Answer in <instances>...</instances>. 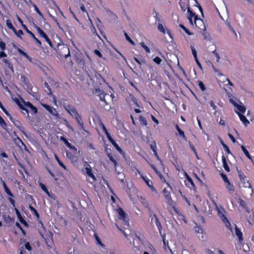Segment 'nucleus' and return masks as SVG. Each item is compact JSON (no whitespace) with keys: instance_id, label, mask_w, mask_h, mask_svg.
Listing matches in <instances>:
<instances>
[{"instance_id":"obj_1","label":"nucleus","mask_w":254,"mask_h":254,"mask_svg":"<svg viewBox=\"0 0 254 254\" xmlns=\"http://www.w3.org/2000/svg\"><path fill=\"white\" fill-rule=\"evenodd\" d=\"M215 5L220 16L223 19L228 17V10L223 0H215Z\"/></svg>"},{"instance_id":"obj_2","label":"nucleus","mask_w":254,"mask_h":254,"mask_svg":"<svg viewBox=\"0 0 254 254\" xmlns=\"http://www.w3.org/2000/svg\"><path fill=\"white\" fill-rule=\"evenodd\" d=\"M56 51L60 55L64 56L65 59H67L70 56L69 49L66 44L63 43L58 44Z\"/></svg>"},{"instance_id":"obj_3","label":"nucleus","mask_w":254,"mask_h":254,"mask_svg":"<svg viewBox=\"0 0 254 254\" xmlns=\"http://www.w3.org/2000/svg\"><path fill=\"white\" fill-rule=\"evenodd\" d=\"M16 104L19 107V108L25 111H28L26 108H29L31 110V111H37V108L34 107L29 102H26L24 101L22 98L20 100L17 99L16 100Z\"/></svg>"},{"instance_id":"obj_4","label":"nucleus","mask_w":254,"mask_h":254,"mask_svg":"<svg viewBox=\"0 0 254 254\" xmlns=\"http://www.w3.org/2000/svg\"><path fill=\"white\" fill-rule=\"evenodd\" d=\"M0 184H1L2 185L5 193L9 196L8 199V200L9 201L10 203L13 207H15V201L14 199H13L12 198V197H14V195L11 192L10 190L7 186L5 182L3 180V179L1 177H0Z\"/></svg>"},{"instance_id":"obj_5","label":"nucleus","mask_w":254,"mask_h":254,"mask_svg":"<svg viewBox=\"0 0 254 254\" xmlns=\"http://www.w3.org/2000/svg\"><path fill=\"white\" fill-rule=\"evenodd\" d=\"M185 176L186 180L185 181V184L187 187L190 190H193L194 192L197 191V189L195 185L194 184L192 179L185 172Z\"/></svg>"},{"instance_id":"obj_6","label":"nucleus","mask_w":254,"mask_h":254,"mask_svg":"<svg viewBox=\"0 0 254 254\" xmlns=\"http://www.w3.org/2000/svg\"><path fill=\"white\" fill-rule=\"evenodd\" d=\"M66 156L68 159L71 161L72 163H76L78 161V156L77 150L75 151H65Z\"/></svg>"},{"instance_id":"obj_7","label":"nucleus","mask_w":254,"mask_h":254,"mask_svg":"<svg viewBox=\"0 0 254 254\" xmlns=\"http://www.w3.org/2000/svg\"><path fill=\"white\" fill-rule=\"evenodd\" d=\"M145 160L146 162L149 164L150 167L154 170L155 173L159 177V178L162 181V182H165L169 188H170L171 189H172L171 186L170 185L169 183L166 181L165 179L163 176L162 174L158 170L157 168L153 164L150 163L147 159Z\"/></svg>"},{"instance_id":"obj_8","label":"nucleus","mask_w":254,"mask_h":254,"mask_svg":"<svg viewBox=\"0 0 254 254\" xmlns=\"http://www.w3.org/2000/svg\"><path fill=\"white\" fill-rule=\"evenodd\" d=\"M117 211L119 215V219L122 220L124 221V225L128 226L129 225V223L128 221L127 220L126 212L122 208L120 207L117 209Z\"/></svg>"},{"instance_id":"obj_9","label":"nucleus","mask_w":254,"mask_h":254,"mask_svg":"<svg viewBox=\"0 0 254 254\" xmlns=\"http://www.w3.org/2000/svg\"><path fill=\"white\" fill-rule=\"evenodd\" d=\"M138 173L140 175V178L145 182L146 185L150 189L151 191L155 193H157L156 189L153 186L152 182L151 180H150L148 178H147L146 177H145L143 175L140 174L139 172Z\"/></svg>"},{"instance_id":"obj_10","label":"nucleus","mask_w":254,"mask_h":254,"mask_svg":"<svg viewBox=\"0 0 254 254\" xmlns=\"http://www.w3.org/2000/svg\"><path fill=\"white\" fill-rule=\"evenodd\" d=\"M84 167V169L86 171V175L88 176L91 177L93 179V181L94 182L96 181V179L95 175L92 173L91 167L87 162H85Z\"/></svg>"},{"instance_id":"obj_11","label":"nucleus","mask_w":254,"mask_h":254,"mask_svg":"<svg viewBox=\"0 0 254 254\" xmlns=\"http://www.w3.org/2000/svg\"><path fill=\"white\" fill-rule=\"evenodd\" d=\"M194 23L199 29L203 31H205L206 30V27L203 20L201 18H198L197 15L195 16Z\"/></svg>"},{"instance_id":"obj_12","label":"nucleus","mask_w":254,"mask_h":254,"mask_svg":"<svg viewBox=\"0 0 254 254\" xmlns=\"http://www.w3.org/2000/svg\"><path fill=\"white\" fill-rule=\"evenodd\" d=\"M72 116H74L78 124L83 128L84 127V123L82 120V117L78 114V112H68Z\"/></svg>"},{"instance_id":"obj_13","label":"nucleus","mask_w":254,"mask_h":254,"mask_svg":"<svg viewBox=\"0 0 254 254\" xmlns=\"http://www.w3.org/2000/svg\"><path fill=\"white\" fill-rule=\"evenodd\" d=\"M35 28H36L37 32L40 34V35L41 37H43L46 40V41L48 43L49 45L51 47H52L53 44H52L51 41H50V40L49 39V38L48 37L47 35L38 26H36L35 27Z\"/></svg>"},{"instance_id":"obj_14","label":"nucleus","mask_w":254,"mask_h":254,"mask_svg":"<svg viewBox=\"0 0 254 254\" xmlns=\"http://www.w3.org/2000/svg\"><path fill=\"white\" fill-rule=\"evenodd\" d=\"M236 113L238 114L241 121L244 124V125H245L246 126H247L248 125L250 124L249 121L247 120L245 115V112Z\"/></svg>"},{"instance_id":"obj_15","label":"nucleus","mask_w":254,"mask_h":254,"mask_svg":"<svg viewBox=\"0 0 254 254\" xmlns=\"http://www.w3.org/2000/svg\"><path fill=\"white\" fill-rule=\"evenodd\" d=\"M163 195L165 199L167 200L168 203H171L172 201V198L170 192L166 188H164L163 190Z\"/></svg>"},{"instance_id":"obj_16","label":"nucleus","mask_w":254,"mask_h":254,"mask_svg":"<svg viewBox=\"0 0 254 254\" xmlns=\"http://www.w3.org/2000/svg\"><path fill=\"white\" fill-rule=\"evenodd\" d=\"M23 28L34 39L39 46L41 45V42L37 38H36L34 34L29 31L25 25H22Z\"/></svg>"},{"instance_id":"obj_17","label":"nucleus","mask_w":254,"mask_h":254,"mask_svg":"<svg viewBox=\"0 0 254 254\" xmlns=\"http://www.w3.org/2000/svg\"><path fill=\"white\" fill-rule=\"evenodd\" d=\"M109 141L112 144V145L115 147V148L117 149V150L120 152L122 153L123 152L121 148L119 146V145L116 142V141L114 140V139L111 136L108 138Z\"/></svg>"},{"instance_id":"obj_18","label":"nucleus","mask_w":254,"mask_h":254,"mask_svg":"<svg viewBox=\"0 0 254 254\" xmlns=\"http://www.w3.org/2000/svg\"><path fill=\"white\" fill-rule=\"evenodd\" d=\"M235 234L238 238L239 242L241 243L244 240L243 233L237 226L235 227Z\"/></svg>"},{"instance_id":"obj_19","label":"nucleus","mask_w":254,"mask_h":254,"mask_svg":"<svg viewBox=\"0 0 254 254\" xmlns=\"http://www.w3.org/2000/svg\"><path fill=\"white\" fill-rule=\"evenodd\" d=\"M230 102L237 107V109L239 111H245L246 109V107L244 106L239 105L235 101H234L232 99H230Z\"/></svg>"},{"instance_id":"obj_20","label":"nucleus","mask_w":254,"mask_h":254,"mask_svg":"<svg viewBox=\"0 0 254 254\" xmlns=\"http://www.w3.org/2000/svg\"><path fill=\"white\" fill-rule=\"evenodd\" d=\"M222 160L223 168L226 171L229 172L230 171V169L227 164L226 158L224 155L222 156Z\"/></svg>"},{"instance_id":"obj_21","label":"nucleus","mask_w":254,"mask_h":254,"mask_svg":"<svg viewBox=\"0 0 254 254\" xmlns=\"http://www.w3.org/2000/svg\"><path fill=\"white\" fill-rule=\"evenodd\" d=\"M239 205L244 209L248 213L250 212V210L247 206L246 202L243 199L239 198Z\"/></svg>"},{"instance_id":"obj_22","label":"nucleus","mask_w":254,"mask_h":254,"mask_svg":"<svg viewBox=\"0 0 254 254\" xmlns=\"http://www.w3.org/2000/svg\"><path fill=\"white\" fill-rule=\"evenodd\" d=\"M2 217L4 219V221L6 223H9L11 222H13L14 221V218L11 217L10 215L7 214H3L2 215Z\"/></svg>"},{"instance_id":"obj_23","label":"nucleus","mask_w":254,"mask_h":254,"mask_svg":"<svg viewBox=\"0 0 254 254\" xmlns=\"http://www.w3.org/2000/svg\"><path fill=\"white\" fill-rule=\"evenodd\" d=\"M226 188L230 193L234 192L235 191L234 186L230 183V181L226 183Z\"/></svg>"},{"instance_id":"obj_24","label":"nucleus","mask_w":254,"mask_h":254,"mask_svg":"<svg viewBox=\"0 0 254 254\" xmlns=\"http://www.w3.org/2000/svg\"><path fill=\"white\" fill-rule=\"evenodd\" d=\"M139 200L143 204V205L146 208H149V205L148 202L146 200L145 198L143 196H139L138 197Z\"/></svg>"},{"instance_id":"obj_25","label":"nucleus","mask_w":254,"mask_h":254,"mask_svg":"<svg viewBox=\"0 0 254 254\" xmlns=\"http://www.w3.org/2000/svg\"><path fill=\"white\" fill-rule=\"evenodd\" d=\"M153 216H154V219H155L154 222H155L156 226L157 227V228H158L159 232L161 233V229H162V226H161V223L159 221V219L156 214H154Z\"/></svg>"},{"instance_id":"obj_26","label":"nucleus","mask_w":254,"mask_h":254,"mask_svg":"<svg viewBox=\"0 0 254 254\" xmlns=\"http://www.w3.org/2000/svg\"><path fill=\"white\" fill-rule=\"evenodd\" d=\"M100 127L102 129L103 131L106 134L107 138L110 137L111 135L110 133L108 132V130L106 128L105 125L102 122L100 123L99 124Z\"/></svg>"},{"instance_id":"obj_27","label":"nucleus","mask_w":254,"mask_h":254,"mask_svg":"<svg viewBox=\"0 0 254 254\" xmlns=\"http://www.w3.org/2000/svg\"><path fill=\"white\" fill-rule=\"evenodd\" d=\"M241 149L242 150V151H243L244 153L245 154V155L247 156V157H248L250 160H251V161H252L253 159H252V156L250 155L249 151H248V150L245 148V147L244 146V145H242L241 146Z\"/></svg>"},{"instance_id":"obj_28","label":"nucleus","mask_w":254,"mask_h":254,"mask_svg":"<svg viewBox=\"0 0 254 254\" xmlns=\"http://www.w3.org/2000/svg\"><path fill=\"white\" fill-rule=\"evenodd\" d=\"M188 12L189 13V15L188 16V18L189 20L190 23L192 25V17L196 15L194 13H193L190 9V7H188Z\"/></svg>"},{"instance_id":"obj_29","label":"nucleus","mask_w":254,"mask_h":254,"mask_svg":"<svg viewBox=\"0 0 254 254\" xmlns=\"http://www.w3.org/2000/svg\"><path fill=\"white\" fill-rule=\"evenodd\" d=\"M45 91L48 94L53 96L51 89L47 83L45 82L43 86Z\"/></svg>"},{"instance_id":"obj_30","label":"nucleus","mask_w":254,"mask_h":254,"mask_svg":"<svg viewBox=\"0 0 254 254\" xmlns=\"http://www.w3.org/2000/svg\"><path fill=\"white\" fill-rule=\"evenodd\" d=\"M55 156V159L56 160V161H57V162L58 163L59 165L60 166V167H61L62 168H63V169H64L65 170H66V167L65 166V165L63 163V162H62L60 159L59 158L58 156L57 155V154H55L54 155Z\"/></svg>"},{"instance_id":"obj_31","label":"nucleus","mask_w":254,"mask_h":254,"mask_svg":"<svg viewBox=\"0 0 254 254\" xmlns=\"http://www.w3.org/2000/svg\"><path fill=\"white\" fill-rule=\"evenodd\" d=\"M39 186L40 187V188H41V189L49 196H50L51 195H50V193L48 190V189L47 188L46 186L43 184L42 183H39Z\"/></svg>"},{"instance_id":"obj_32","label":"nucleus","mask_w":254,"mask_h":254,"mask_svg":"<svg viewBox=\"0 0 254 254\" xmlns=\"http://www.w3.org/2000/svg\"><path fill=\"white\" fill-rule=\"evenodd\" d=\"M211 50H212V54L216 58V62H217V63H219V61H220V57L219 56V54L217 52H216V50L214 48H212Z\"/></svg>"},{"instance_id":"obj_33","label":"nucleus","mask_w":254,"mask_h":254,"mask_svg":"<svg viewBox=\"0 0 254 254\" xmlns=\"http://www.w3.org/2000/svg\"><path fill=\"white\" fill-rule=\"evenodd\" d=\"M189 145H190V148H191V149L192 150V151H193V152L195 154L196 157L197 159H198L199 158H198V156L196 150L195 148L194 145L192 143H191L190 141H189Z\"/></svg>"},{"instance_id":"obj_34","label":"nucleus","mask_w":254,"mask_h":254,"mask_svg":"<svg viewBox=\"0 0 254 254\" xmlns=\"http://www.w3.org/2000/svg\"><path fill=\"white\" fill-rule=\"evenodd\" d=\"M7 26L10 29L12 30L14 32H16V29L12 26L10 20L7 19L6 21Z\"/></svg>"},{"instance_id":"obj_35","label":"nucleus","mask_w":254,"mask_h":254,"mask_svg":"<svg viewBox=\"0 0 254 254\" xmlns=\"http://www.w3.org/2000/svg\"><path fill=\"white\" fill-rule=\"evenodd\" d=\"M218 215L221 219L223 221V222H225L227 220H228L226 216L223 213H222L219 210H218Z\"/></svg>"},{"instance_id":"obj_36","label":"nucleus","mask_w":254,"mask_h":254,"mask_svg":"<svg viewBox=\"0 0 254 254\" xmlns=\"http://www.w3.org/2000/svg\"><path fill=\"white\" fill-rule=\"evenodd\" d=\"M179 5L181 8V9L183 11H186V8L188 7H189L187 5V4H186L185 3L183 2H181V1H180L179 2Z\"/></svg>"},{"instance_id":"obj_37","label":"nucleus","mask_w":254,"mask_h":254,"mask_svg":"<svg viewBox=\"0 0 254 254\" xmlns=\"http://www.w3.org/2000/svg\"><path fill=\"white\" fill-rule=\"evenodd\" d=\"M18 219L19 221L23 225H24L26 226H28V224L26 222V221L24 220V219L23 218V217L21 216V215H19L17 216Z\"/></svg>"},{"instance_id":"obj_38","label":"nucleus","mask_w":254,"mask_h":254,"mask_svg":"<svg viewBox=\"0 0 254 254\" xmlns=\"http://www.w3.org/2000/svg\"><path fill=\"white\" fill-rule=\"evenodd\" d=\"M10 119L11 120V121L13 122V123L14 124V125L16 127H17L18 128H20V127H21V123L20 122H19L18 121H17V120H15V121H13L12 120V119L11 118V117H10Z\"/></svg>"},{"instance_id":"obj_39","label":"nucleus","mask_w":254,"mask_h":254,"mask_svg":"<svg viewBox=\"0 0 254 254\" xmlns=\"http://www.w3.org/2000/svg\"><path fill=\"white\" fill-rule=\"evenodd\" d=\"M196 83L198 84V86L199 87V88L201 89V90L202 91H204L205 90V89H206L202 81H197Z\"/></svg>"},{"instance_id":"obj_40","label":"nucleus","mask_w":254,"mask_h":254,"mask_svg":"<svg viewBox=\"0 0 254 254\" xmlns=\"http://www.w3.org/2000/svg\"><path fill=\"white\" fill-rule=\"evenodd\" d=\"M139 121L140 122V124H141L142 125H143L144 126H146L147 125V121H146V119H145V118H144L142 116L139 117Z\"/></svg>"},{"instance_id":"obj_41","label":"nucleus","mask_w":254,"mask_h":254,"mask_svg":"<svg viewBox=\"0 0 254 254\" xmlns=\"http://www.w3.org/2000/svg\"><path fill=\"white\" fill-rule=\"evenodd\" d=\"M0 125L1 127L3 128H5L6 127V124L4 120L3 119V118L0 116Z\"/></svg>"},{"instance_id":"obj_42","label":"nucleus","mask_w":254,"mask_h":254,"mask_svg":"<svg viewBox=\"0 0 254 254\" xmlns=\"http://www.w3.org/2000/svg\"><path fill=\"white\" fill-rule=\"evenodd\" d=\"M158 29L162 32L163 34H165L166 29L164 28L163 25L161 23H159L158 25Z\"/></svg>"},{"instance_id":"obj_43","label":"nucleus","mask_w":254,"mask_h":254,"mask_svg":"<svg viewBox=\"0 0 254 254\" xmlns=\"http://www.w3.org/2000/svg\"><path fill=\"white\" fill-rule=\"evenodd\" d=\"M225 224V226L229 230H230L231 232L232 231V226H231V224L230 223V222L228 220H227L225 222H223Z\"/></svg>"},{"instance_id":"obj_44","label":"nucleus","mask_w":254,"mask_h":254,"mask_svg":"<svg viewBox=\"0 0 254 254\" xmlns=\"http://www.w3.org/2000/svg\"><path fill=\"white\" fill-rule=\"evenodd\" d=\"M124 34L126 37V40L128 41L132 45H135L134 42L130 38L127 34L126 32H125Z\"/></svg>"},{"instance_id":"obj_45","label":"nucleus","mask_w":254,"mask_h":254,"mask_svg":"<svg viewBox=\"0 0 254 254\" xmlns=\"http://www.w3.org/2000/svg\"><path fill=\"white\" fill-rule=\"evenodd\" d=\"M95 238L96 240L97 243L101 246H104V245L102 243L100 239L96 234H94Z\"/></svg>"},{"instance_id":"obj_46","label":"nucleus","mask_w":254,"mask_h":254,"mask_svg":"<svg viewBox=\"0 0 254 254\" xmlns=\"http://www.w3.org/2000/svg\"><path fill=\"white\" fill-rule=\"evenodd\" d=\"M60 140H62L64 144L67 146L68 145H69V143L68 140L63 136L60 137Z\"/></svg>"},{"instance_id":"obj_47","label":"nucleus","mask_w":254,"mask_h":254,"mask_svg":"<svg viewBox=\"0 0 254 254\" xmlns=\"http://www.w3.org/2000/svg\"><path fill=\"white\" fill-rule=\"evenodd\" d=\"M17 50L18 52L22 55L24 56L25 57H26L27 59H29L30 57L27 55L26 53H25L24 51H23L22 50H21L19 48L17 49Z\"/></svg>"},{"instance_id":"obj_48","label":"nucleus","mask_w":254,"mask_h":254,"mask_svg":"<svg viewBox=\"0 0 254 254\" xmlns=\"http://www.w3.org/2000/svg\"><path fill=\"white\" fill-rule=\"evenodd\" d=\"M190 47H191V49L192 55H193L195 60H196V58H197V52H196V50L192 46H191Z\"/></svg>"},{"instance_id":"obj_49","label":"nucleus","mask_w":254,"mask_h":254,"mask_svg":"<svg viewBox=\"0 0 254 254\" xmlns=\"http://www.w3.org/2000/svg\"><path fill=\"white\" fill-rule=\"evenodd\" d=\"M24 248H25L26 250H28V251H31V250H32V247H31V246L30 244L29 243V242H27L25 244V245H24Z\"/></svg>"},{"instance_id":"obj_50","label":"nucleus","mask_w":254,"mask_h":254,"mask_svg":"<svg viewBox=\"0 0 254 254\" xmlns=\"http://www.w3.org/2000/svg\"><path fill=\"white\" fill-rule=\"evenodd\" d=\"M202 35L204 37V39L206 40H210V36L208 33L206 32H203L202 33Z\"/></svg>"},{"instance_id":"obj_51","label":"nucleus","mask_w":254,"mask_h":254,"mask_svg":"<svg viewBox=\"0 0 254 254\" xmlns=\"http://www.w3.org/2000/svg\"><path fill=\"white\" fill-rule=\"evenodd\" d=\"M179 26L189 35H192V33L190 32L183 24H180Z\"/></svg>"},{"instance_id":"obj_52","label":"nucleus","mask_w":254,"mask_h":254,"mask_svg":"<svg viewBox=\"0 0 254 254\" xmlns=\"http://www.w3.org/2000/svg\"><path fill=\"white\" fill-rule=\"evenodd\" d=\"M166 30H167V33L169 36V37L168 38V39L167 40L168 42H172L173 41V37L171 35V31L168 29H166Z\"/></svg>"},{"instance_id":"obj_53","label":"nucleus","mask_w":254,"mask_h":254,"mask_svg":"<svg viewBox=\"0 0 254 254\" xmlns=\"http://www.w3.org/2000/svg\"><path fill=\"white\" fill-rule=\"evenodd\" d=\"M32 5L33 6V7L34 8V9L37 12V13L39 15H40L41 17H43V15H42V13L39 11V10L38 8L37 7V6L34 3H32Z\"/></svg>"},{"instance_id":"obj_54","label":"nucleus","mask_w":254,"mask_h":254,"mask_svg":"<svg viewBox=\"0 0 254 254\" xmlns=\"http://www.w3.org/2000/svg\"><path fill=\"white\" fill-rule=\"evenodd\" d=\"M140 45L143 48L147 53H150V50L149 48L144 44V42H141Z\"/></svg>"},{"instance_id":"obj_55","label":"nucleus","mask_w":254,"mask_h":254,"mask_svg":"<svg viewBox=\"0 0 254 254\" xmlns=\"http://www.w3.org/2000/svg\"><path fill=\"white\" fill-rule=\"evenodd\" d=\"M93 93H94V94L99 96L100 94H101L102 93H103V91L99 88H96L93 91Z\"/></svg>"},{"instance_id":"obj_56","label":"nucleus","mask_w":254,"mask_h":254,"mask_svg":"<svg viewBox=\"0 0 254 254\" xmlns=\"http://www.w3.org/2000/svg\"><path fill=\"white\" fill-rule=\"evenodd\" d=\"M68 148H69V149H70L69 151H75L76 150H77V149L76 148V147L73 145H72L71 143L69 144V145H68L67 146Z\"/></svg>"},{"instance_id":"obj_57","label":"nucleus","mask_w":254,"mask_h":254,"mask_svg":"<svg viewBox=\"0 0 254 254\" xmlns=\"http://www.w3.org/2000/svg\"><path fill=\"white\" fill-rule=\"evenodd\" d=\"M153 61L157 64H159L161 63L162 60L159 57H156L153 59Z\"/></svg>"},{"instance_id":"obj_58","label":"nucleus","mask_w":254,"mask_h":254,"mask_svg":"<svg viewBox=\"0 0 254 254\" xmlns=\"http://www.w3.org/2000/svg\"><path fill=\"white\" fill-rule=\"evenodd\" d=\"M179 135L182 136V137L185 139V140H186L187 139V138H186V136L185 134V133L182 130H179V131L178 132Z\"/></svg>"},{"instance_id":"obj_59","label":"nucleus","mask_w":254,"mask_h":254,"mask_svg":"<svg viewBox=\"0 0 254 254\" xmlns=\"http://www.w3.org/2000/svg\"><path fill=\"white\" fill-rule=\"evenodd\" d=\"M221 177L224 181V182L226 183L229 181L228 177H227L226 175L224 174H221Z\"/></svg>"},{"instance_id":"obj_60","label":"nucleus","mask_w":254,"mask_h":254,"mask_svg":"<svg viewBox=\"0 0 254 254\" xmlns=\"http://www.w3.org/2000/svg\"><path fill=\"white\" fill-rule=\"evenodd\" d=\"M153 154H154V156H155L156 159L157 160H158L159 161L161 162V160L157 153V150H153Z\"/></svg>"},{"instance_id":"obj_61","label":"nucleus","mask_w":254,"mask_h":254,"mask_svg":"<svg viewBox=\"0 0 254 254\" xmlns=\"http://www.w3.org/2000/svg\"><path fill=\"white\" fill-rule=\"evenodd\" d=\"M15 34L19 37H20L21 35L23 34V32L21 30H19L18 31L16 30V32H14Z\"/></svg>"},{"instance_id":"obj_62","label":"nucleus","mask_w":254,"mask_h":254,"mask_svg":"<svg viewBox=\"0 0 254 254\" xmlns=\"http://www.w3.org/2000/svg\"><path fill=\"white\" fill-rule=\"evenodd\" d=\"M41 105L43 106H44L45 107V109L46 110H47L48 111H52V108L50 106H49L47 104H42Z\"/></svg>"},{"instance_id":"obj_63","label":"nucleus","mask_w":254,"mask_h":254,"mask_svg":"<svg viewBox=\"0 0 254 254\" xmlns=\"http://www.w3.org/2000/svg\"><path fill=\"white\" fill-rule=\"evenodd\" d=\"M239 178L241 181L244 180L245 179V178H246V176L244 175V174L242 172H239Z\"/></svg>"},{"instance_id":"obj_64","label":"nucleus","mask_w":254,"mask_h":254,"mask_svg":"<svg viewBox=\"0 0 254 254\" xmlns=\"http://www.w3.org/2000/svg\"><path fill=\"white\" fill-rule=\"evenodd\" d=\"M20 79L26 85H27L28 84V83L26 81V78L24 76V75L21 74L20 75Z\"/></svg>"}]
</instances>
